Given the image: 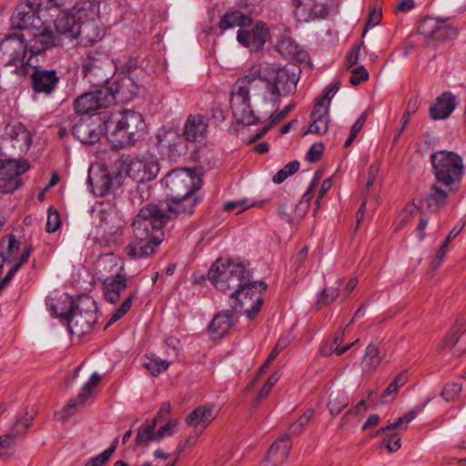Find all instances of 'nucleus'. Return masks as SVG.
<instances>
[{
    "instance_id": "24",
    "label": "nucleus",
    "mask_w": 466,
    "mask_h": 466,
    "mask_svg": "<svg viewBox=\"0 0 466 466\" xmlns=\"http://www.w3.org/2000/svg\"><path fill=\"white\" fill-rule=\"evenodd\" d=\"M54 25L56 33L65 39L72 41L81 35V24L70 11L61 10Z\"/></svg>"
},
{
    "instance_id": "47",
    "label": "nucleus",
    "mask_w": 466,
    "mask_h": 466,
    "mask_svg": "<svg viewBox=\"0 0 466 466\" xmlns=\"http://www.w3.org/2000/svg\"><path fill=\"white\" fill-rule=\"evenodd\" d=\"M137 299V292L130 294L122 304L116 309V311L111 315L108 322L106 323L105 329L108 328L120 319H122L131 309L134 299Z\"/></svg>"
},
{
    "instance_id": "59",
    "label": "nucleus",
    "mask_w": 466,
    "mask_h": 466,
    "mask_svg": "<svg viewBox=\"0 0 466 466\" xmlns=\"http://www.w3.org/2000/svg\"><path fill=\"white\" fill-rule=\"evenodd\" d=\"M258 206V204L253 203V204H248L247 199L238 200V201H228L224 205V210L225 211H234L237 210V214L247 210L250 207Z\"/></svg>"
},
{
    "instance_id": "33",
    "label": "nucleus",
    "mask_w": 466,
    "mask_h": 466,
    "mask_svg": "<svg viewBox=\"0 0 466 466\" xmlns=\"http://www.w3.org/2000/svg\"><path fill=\"white\" fill-rule=\"evenodd\" d=\"M8 136L12 137L15 146V153L17 157L25 154L31 146V135L22 125L7 127L5 128Z\"/></svg>"
},
{
    "instance_id": "8",
    "label": "nucleus",
    "mask_w": 466,
    "mask_h": 466,
    "mask_svg": "<svg viewBox=\"0 0 466 466\" xmlns=\"http://www.w3.org/2000/svg\"><path fill=\"white\" fill-rule=\"evenodd\" d=\"M113 61L102 49L86 51L81 56V72L90 84L101 86L111 78Z\"/></svg>"
},
{
    "instance_id": "49",
    "label": "nucleus",
    "mask_w": 466,
    "mask_h": 466,
    "mask_svg": "<svg viewBox=\"0 0 466 466\" xmlns=\"http://www.w3.org/2000/svg\"><path fill=\"white\" fill-rule=\"evenodd\" d=\"M279 66L275 64H269L267 62H261L258 65V69L256 72L258 77L268 83V85L274 81L277 72L279 70Z\"/></svg>"
},
{
    "instance_id": "4",
    "label": "nucleus",
    "mask_w": 466,
    "mask_h": 466,
    "mask_svg": "<svg viewBox=\"0 0 466 466\" xmlns=\"http://www.w3.org/2000/svg\"><path fill=\"white\" fill-rule=\"evenodd\" d=\"M208 278L218 290L238 294L244 285L253 279V273L242 262L218 258L210 267Z\"/></svg>"
},
{
    "instance_id": "40",
    "label": "nucleus",
    "mask_w": 466,
    "mask_h": 466,
    "mask_svg": "<svg viewBox=\"0 0 466 466\" xmlns=\"http://www.w3.org/2000/svg\"><path fill=\"white\" fill-rule=\"evenodd\" d=\"M466 324V319L461 317L457 319L454 325L450 329V330L447 332L446 336L442 339L440 348L441 350L447 349V348H453L460 337L464 333L465 329L464 326Z\"/></svg>"
},
{
    "instance_id": "42",
    "label": "nucleus",
    "mask_w": 466,
    "mask_h": 466,
    "mask_svg": "<svg viewBox=\"0 0 466 466\" xmlns=\"http://www.w3.org/2000/svg\"><path fill=\"white\" fill-rule=\"evenodd\" d=\"M382 356L380 349L375 344H369L366 348L365 355L362 360V369L365 372L374 371L380 364Z\"/></svg>"
},
{
    "instance_id": "27",
    "label": "nucleus",
    "mask_w": 466,
    "mask_h": 466,
    "mask_svg": "<svg viewBox=\"0 0 466 466\" xmlns=\"http://www.w3.org/2000/svg\"><path fill=\"white\" fill-rule=\"evenodd\" d=\"M298 21L309 22L326 14V10L316 0H290Z\"/></svg>"
},
{
    "instance_id": "61",
    "label": "nucleus",
    "mask_w": 466,
    "mask_h": 466,
    "mask_svg": "<svg viewBox=\"0 0 466 466\" xmlns=\"http://www.w3.org/2000/svg\"><path fill=\"white\" fill-rule=\"evenodd\" d=\"M400 437H399L397 433H391L384 438L382 446L390 452H394L400 448Z\"/></svg>"
},
{
    "instance_id": "57",
    "label": "nucleus",
    "mask_w": 466,
    "mask_h": 466,
    "mask_svg": "<svg viewBox=\"0 0 466 466\" xmlns=\"http://www.w3.org/2000/svg\"><path fill=\"white\" fill-rule=\"evenodd\" d=\"M461 385L459 383H448L444 386L441 396L446 400V401H454L460 395L461 391Z\"/></svg>"
},
{
    "instance_id": "18",
    "label": "nucleus",
    "mask_w": 466,
    "mask_h": 466,
    "mask_svg": "<svg viewBox=\"0 0 466 466\" xmlns=\"http://www.w3.org/2000/svg\"><path fill=\"white\" fill-rule=\"evenodd\" d=\"M111 96L106 93L105 86L79 96L74 102V107L77 114H88L99 108L109 106Z\"/></svg>"
},
{
    "instance_id": "13",
    "label": "nucleus",
    "mask_w": 466,
    "mask_h": 466,
    "mask_svg": "<svg viewBox=\"0 0 466 466\" xmlns=\"http://www.w3.org/2000/svg\"><path fill=\"white\" fill-rule=\"evenodd\" d=\"M29 169L27 160L0 159V192L10 194L22 186L20 176Z\"/></svg>"
},
{
    "instance_id": "60",
    "label": "nucleus",
    "mask_w": 466,
    "mask_h": 466,
    "mask_svg": "<svg viewBox=\"0 0 466 466\" xmlns=\"http://www.w3.org/2000/svg\"><path fill=\"white\" fill-rule=\"evenodd\" d=\"M369 78V73L364 66H358L351 71L350 82L352 86H358Z\"/></svg>"
},
{
    "instance_id": "19",
    "label": "nucleus",
    "mask_w": 466,
    "mask_h": 466,
    "mask_svg": "<svg viewBox=\"0 0 466 466\" xmlns=\"http://www.w3.org/2000/svg\"><path fill=\"white\" fill-rule=\"evenodd\" d=\"M106 93L110 96V105L113 102L126 103L132 100L138 93L139 85L130 76H124L115 81L110 87L105 86Z\"/></svg>"
},
{
    "instance_id": "64",
    "label": "nucleus",
    "mask_w": 466,
    "mask_h": 466,
    "mask_svg": "<svg viewBox=\"0 0 466 466\" xmlns=\"http://www.w3.org/2000/svg\"><path fill=\"white\" fill-rule=\"evenodd\" d=\"M381 16H382L381 11L377 10L375 8L370 12L366 25H365L363 35L366 34V32L369 28L377 25L380 22Z\"/></svg>"
},
{
    "instance_id": "38",
    "label": "nucleus",
    "mask_w": 466,
    "mask_h": 466,
    "mask_svg": "<svg viewBox=\"0 0 466 466\" xmlns=\"http://www.w3.org/2000/svg\"><path fill=\"white\" fill-rule=\"evenodd\" d=\"M449 191L433 185L424 198V203L431 212H437L447 204Z\"/></svg>"
},
{
    "instance_id": "53",
    "label": "nucleus",
    "mask_w": 466,
    "mask_h": 466,
    "mask_svg": "<svg viewBox=\"0 0 466 466\" xmlns=\"http://www.w3.org/2000/svg\"><path fill=\"white\" fill-rule=\"evenodd\" d=\"M20 249V242L14 235L8 237V246L5 252H0V258L3 262H9L12 260Z\"/></svg>"
},
{
    "instance_id": "1",
    "label": "nucleus",
    "mask_w": 466,
    "mask_h": 466,
    "mask_svg": "<svg viewBox=\"0 0 466 466\" xmlns=\"http://www.w3.org/2000/svg\"><path fill=\"white\" fill-rule=\"evenodd\" d=\"M200 202L191 195L142 207L131 224L134 239L124 248L125 254L135 259L152 256L164 240V227L172 219L190 217Z\"/></svg>"
},
{
    "instance_id": "37",
    "label": "nucleus",
    "mask_w": 466,
    "mask_h": 466,
    "mask_svg": "<svg viewBox=\"0 0 466 466\" xmlns=\"http://www.w3.org/2000/svg\"><path fill=\"white\" fill-rule=\"evenodd\" d=\"M79 304H76L75 299L68 294H63L56 304L51 306V310L59 318L69 322L77 309Z\"/></svg>"
},
{
    "instance_id": "11",
    "label": "nucleus",
    "mask_w": 466,
    "mask_h": 466,
    "mask_svg": "<svg viewBox=\"0 0 466 466\" xmlns=\"http://www.w3.org/2000/svg\"><path fill=\"white\" fill-rule=\"evenodd\" d=\"M120 162L126 176L137 183L153 180L159 171L157 161L151 155L135 157L122 156Z\"/></svg>"
},
{
    "instance_id": "7",
    "label": "nucleus",
    "mask_w": 466,
    "mask_h": 466,
    "mask_svg": "<svg viewBox=\"0 0 466 466\" xmlns=\"http://www.w3.org/2000/svg\"><path fill=\"white\" fill-rule=\"evenodd\" d=\"M267 288L264 281L250 280L238 294H230L229 308L244 312L248 319H255L264 303L263 294Z\"/></svg>"
},
{
    "instance_id": "10",
    "label": "nucleus",
    "mask_w": 466,
    "mask_h": 466,
    "mask_svg": "<svg viewBox=\"0 0 466 466\" xmlns=\"http://www.w3.org/2000/svg\"><path fill=\"white\" fill-rule=\"evenodd\" d=\"M168 198H177L195 195L201 187L202 179L193 169L176 168L168 172L163 179Z\"/></svg>"
},
{
    "instance_id": "41",
    "label": "nucleus",
    "mask_w": 466,
    "mask_h": 466,
    "mask_svg": "<svg viewBox=\"0 0 466 466\" xmlns=\"http://www.w3.org/2000/svg\"><path fill=\"white\" fill-rule=\"evenodd\" d=\"M158 440L156 421H147L138 428L135 438V444L136 446H147L151 441Z\"/></svg>"
},
{
    "instance_id": "16",
    "label": "nucleus",
    "mask_w": 466,
    "mask_h": 466,
    "mask_svg": "<svg viewBox=\"0 0 466 466\" xmlns=\"http://www.w3.org/2000/svg\"><path fill=\"white\" fill-rule=\"evenodd\" d=\"M299 73V67L295 65L280 67L274 81L267 85L268 92L276 98L281 95L294 93L297 89Z\"/></svg>"
},
{
    "instance_id": "25",
    "label": "nucleus",
    "mask_w": 466,
    "mask_h": 466,
    "mask_svg": "<svg viewBox=\"0 0 466 466\" xmlns=\"http://www.w3.org/2000/svg\"><path fill=\"white\" fill-rule=\"evenodd\" d=\"M96 322V314L94 309H84L79 304L76 311L67 323L71 333L82 335L88 333Z\"/></svg>"
},
{
    "instance_id": "28",
    "label": "nucleus",
    "mask_w": 466,
    "mask_h": 466,
    "mask_svg": "<svg viewBox=\"0 0 466 466\" xmlns=\"http://www.w3.org/2000/svg\"><path fill=\"white\" fill-rule=\"evenodd\" d=\"M208 127V124L204 116L189 115L184 126L183 136L187 141L200 142L207 136Z\"/></svg>"
},
{
    "instance_id": "23",
    "label": "nucleus",
    "mask_w": 466,
    "mask_h": 466,
    "mask_svg": "<svg viewBox=\"0 0 466 466\" xmlns=\"http://www.w3.org/2000/svg\"><path fill=\"white\" fill-rule=\"evenodd\" d=\"M236 312L238 311L230 308L220 310L213 317L208 327V332L212 339H222L236 325L238 321L235 318Z\"/></svg>"
},
{
    "instance_id": "5",
    "label": "nucleus",
    "mask_w": 466,
    "mask_h": 466,
    "mask_svg": "<svg viewBox=\"0 0 466 466\" xmlns=\"http://www.w3.org/2000/svg\"><path fill=\"white\" fill-rule=\"evenodd\" d=\"M433 174L436 183L453 190L457 187L463 174V161L461 157L452 151L441 150L431 156Z\"/></svg>"
},
{
    "instance_id": "48",
    "label": "nucleus",
    "mask_w": 466,
    "mask_h": 466,
    "mask_svg": "<svg viewBox=\"0 0 466 466\" xmlns=\"http://www.w3.org/2000/svg\"><path fill=\"white\" fill-rule=\"evenodd\" d=\"M342 341H343V333L337 334L334 337V345H335V347L334 348L323 347L320 350L321 355L324 356V357H329L332 353H336L339 356L342 355L343 353L348 351L354 344H356L359 341V339H356L352 343H349V344H346L343 347H340V344L342 343Z\"/></svg>"
},
{
    "instance_id": "39",
    "label": "nucleus",
    "mask_w": 466,
    "mask_h": 466,
    "mask_svg": "<svg viewBox=\"0 0 466 466\" xmlns=\"http://www.w3.org/2000/svg\"><path fill=\"white\" fill-rule=\"evenodd\" d=\"M380 168V164L379 162L372 163L368 170V180L366 182V185L362 190L363 195H367L370 197L374 198V202L370 203L372 205L373 208H377L379 206V195H378V188L375 185V182L377 180Z\"/></svg>"
},
{
    "instance_id": "35",
    "label": "nucleus",
    "mask_w": 466,
    "mask_h": 466,
    "mask_svg": "<svg viewBox=\"0 0 466 466\" xmlns=\"http://www.w3.org/2000/svg\"><path fill=\"white\" fill-rule=\"evenodd\" d=\"M101 380V376L97 372H94L89 380L82 386L81 391L77 395V397L74 400L68 401V403L64 407V411L67 412V416H71L72 413L69 412L71 409L76 408L78 405L84 404L87 399L90 397L93 390L98 385Z\"/></svg>"
},
{
    "instance_id": "58",
    "label": "nucleus",
    "mask_w": 466,
    "mask_h": 466,
    "mask_svg": "<svg viewBox=\"0 0 466 466\" xmlns=\"http://www.w3.org/2000/svg\"><path fill=\"white\" fill-rule=\"evenodd\" d=\"M12 140L5 131L4 135L0 137V152L3 156L15 157L17 153H15V146Z\"/></svg>"
},
{
    "instance_id": "51",
    "label": "nucleus",
    "mask_w": 466,
    "mask_h": 466,
    "mask_svg": "<svg viewBox=\"0 0 466 466\" xmlns=\"http://www.w3.org/2000/svg\"><path fill=\"white\" fill-rule=\"evenodd\" d=\"M344 279H339L336 281V285L334 287L325 288L321 291V297L320 301L323 304L329 305L334 302V300L339 297V288L343 284Z\"/></svg>"
},
{
    "instance_id": "2",
    "label": "nucleus",
    "mask_w": 466,
    "mask_h": 466,
    "mask_svg": "<svg viewBox=\"0 0 466 466\" xmlns=\"http://www.w3.org/2000/svg\"><path fill=\"white\" fill-rule=\"evenodd\" d=\"M146 130L141 114L134 110H123L105 121V135L114 148L134 146Z\"/></svg>"
},
{
    "instance_id": "15",
    "label": "nucleus",
    "mask_w": 466,
    "mask_h": 466,
    "mask_svg": "<svg viewBox=\"0 0 466 466\" xmlns=\"http://www.w3.org/2000/svg\"><path fill=\"white\" fill-rule=\"evenodd\" d=\"M30 87L34 96H51L58 87L60 76L55 69L34 66L30 74Z\"/></svg>"
},
{
    "instance_id": "52",
    "label": "nucleus",
    "mask_w": 466,
    "mask_h": 466,
    "mask_svg": "<svg viewBox=\"0 0 466 466\" xmlns=\"http://www.w3.org/2000/svg\"><path fill=\"white\" fill-rule=\"evenodd\" d=\"M33 421V417L28 416L27 413L15 421L11 430L9 431L16 439L24 436L26 433L27 429L30 427Z\"/></svg>"
},
{
    "instance_id": "17",
    "label": "nucleus",
    "mask_w": 466,
    "mask_h": 466,
    "mask_svg": "<svg viewBox=\"0 0 466 466\" xmlns=\"http://www.w3.org/2000/svg\"><path fill=\"white\" fill-rule=\"evenodd\" d=\"M70 11L82 25L94 23L100 12V3L97 0H65L61 9Z\"/></svg>"
},
{
    "instance_id": "22",
    "label": "nucleus",
    "mask_w": 466,
    "mask_h": 466,
    "mask_svg": "<svg viewBox=\"0 0 466 466\" xmlns=\"http://www.w3.org/2000/svg\"><path fill=\"white\" fill-rule=\"evenodd\" d=\"M105 127L95 122L91 117L80 119L72 128L73 136L82 144L94 145L100 140Z\"/></svg>"
},
{
    "instance_id": "63",
    "label": "nucleus",
    "mask_w": 466,
    "mask_h": 466,
    "mask_svg": "<svg viewBox=\"0 0 466 466\" xmlns=\"http://www.w3.org/2000/svg\"><path fill=\"white\" fill-rule=\"evenodd\" d=\"M339 82H336L329 86L327 87L326 93L324 96L320 98H319L316 102H321V106H327L329 109L330 105V100L333 97V96L336 94V92L339 89Z\"/></svg>"
},
{
    "instance_id": "31",
    "label": "nucleus",
    "mask_w": 466,
    "mask_h": 466,
    "mask_svg": "<svg viewBox=\"0 0 466 466\" xmlns=\"http://www.w3.org/2000/svg\"><path fill=\"white\" fill-rule=\"evenodd\" d=\"M291 442L289 436L283 434L279 436L270 446L267 460L274 466L282 464L289 454Z\"/></svg>"
},
{
    "instance_id": "9",
    "label": "nucleus",
    "mask_w": 466,
    "mask_h": 466,
    "mask_svg": "<svg viewBox=\"0 0 466 466\" xmlns=\"http://www.w3.org/2000/svg\"><path fill=\"white\" fill-rule=\"evenodd\" d=\"M256 79L252 75L238 79L231 89L230 106L234 117L238 123L244 125H256L259 118L250 107L249 86Z\"/></svg>"
},
{
    "instance_id": "29",
    "label": "nucleus",
    "mask_w": 466,
    "mask_h": 466,
    "mask_svg": "<svg viewBox=\"0 0 466 466\" xmlns=\"http://www.w3.org/2000/svg\"><path fill=\"white\" fill-rule=\"evenodd\" d=\"M457 106V97L451 92H444L436 98L430 107V116L434 120L448 118Z\"/></svg>"
},
{
    "instance_id": "26",
    "label": "nucleus",
    "mask_w": 466,
    "mask_h": 466,
    "mask_svg": "<svg viewBox=\"0 0 466 466\" xmlns=\"http://www.w3.org/2000/svg\"><path fill=\"white\" fill-rule=\"evenodd\" d=\"M127 288V277L126 273H117L106 277L102 283L103 294L106 300L111 304L116 303Z\"/></svg>"
},
{
    "instance_id": "46",
    "label": "nucleus",
    "mask_w": 466,
    "mask_h": 466,
    "mask_svg": "<svg viewBox=\"0 0 466 466\" xmlns=\"http://www.w3.org/2000/svg\"><path fill=\"white\" fill-rule=\"evenodd\" d=\"M143 365L153 376H157L162 371H165L168 369L170 362L164 360L154 354H151L145 356Z\"/></svg>"
},
{
    "instance_id": "12",
    "label": "nucleus",
    "mask_w": 466,
    "mask_h": 466,
    "mask_svg": "<svg viewBox=\"0 0 466 466\" xmlns=\"http://www.w3.org/2000/svg\"><path fill=\"white\" fill-rule=\"evenodd\" d=\"M40 5L25 0L18 3L10 17V27L14 30H27L42 25V20L39 16Z\"/></svg>"
},
{
    "instance_id": "3",
    "label": "nucleus",
    "mask_w": 466,
    "mask_h": 466,
    "mask_svg": "<svg viewBox=\"0 0 466 466\" xmlns=\"http://www.w3.org/2000/svg\"><path fill=\"white\" fill-rule=\"evenodd\" d=\"M218 27L222 31L239 27L237 34L238 42L256 52L263 49L270 37L268 26L265 22L257 21L253 24L249 15L238 10L225 14L219 21Z\"/></svg>"
},
{
    "instance_id": "43",
    "label": "nucleus",
    "mask_w": 466,
    "mask_h": 466,
    "mask_svg": "<svg viewBox=\"0 0 466 466\" xmlns=\"http://www.w3.org/2000/svg\"><path fill=\"white\" fill-rule=\"evenodd\" d=\"M78 38H80V45L83 46H92L100 40V30L96 22L82 25L81 35Z\"/></svg>"
},
{
    "instance_id": "36",
    "label": "nucleus",
    "mask_w": 466,
    "mask_h": 466,
    "mask_svg": "<svg viewBox=\"0 0 466 466\" xmlns=\"http://www.w3.org/2000/svg\"><path fill=\"white\" fill-rule=\"evenodd\" d=\"M87 183L92 187L93 193L98 197H104L108 194L113 187L112 177L105 169L101 170L95 177L89 175Z\"/></svg>"
},
{
    "instance_id": "62",
    "label": "nucleus",
    "mask_w": 466,
    "mask_h": 466,
    "mask_svg": "<svg viewBox=\"0 0 466 466\" xmlns=\"http://www.w3.org/2000/svg\"><path fill=\"white\" fill-rule=\"evenodd\" d=\"M324 146L322 143H314L309 149L306 159L310 163L317 162L322 156Z\"/></svg>"
},
{
    "instance_id": "32",
    "label": "nucleus",
    "mask_w": 466,
    "mask_h": 466,
    "mask_svg": "<svg viewBox=\"0 0 466 466\" xmlns=\"http://www.w3.org/2000/svg\"><path fill=\"white\" fill-rule=\"evenodd\" d=\"M310 117L312 122L304 135L309 133L323 135L328 131L329 120V109L327 106H321V102L315 103Z\"/></svg>"
},
{
    "instance_id": "44",
    "label": "nucleus",
    "mask_w": 466,
    "mask_h": 466,
    "mask_svg": "<svg viewBox=\"0 0 466 466\" xmlns=\"http://www.w3.org/2000/svg\"><path fill=\"white\" fill-rule=\"evenodd\" d=\"M408 381L407 373L401 372L397 375L394 380L390 383L388 388L381 394V402L390 403L395 400V397L400 387L404 386Z\"/></svg>"
},
{
    "instance_id": "54",
    "label": "nucleus",
    "mask_w": 466,
    "mask_h": 466,
    "mask_svg": "<svg viewBox=\"0 0 466 466\" xmlns=\"http://www.w3.org/2000/svg\"><path fill=\"white\" fill-rule=\"evenodd\" d=\"M416 415H417L416 410H410V412L400 417L395 422L390 423L386 427L380 428L377 431L376 435H379L380 433L384 432L386 431H393V430L400 427L404 423L408 424L415 419Z\"/></svg>"
},
{
    "instance_id": "14",
    "label": "nucleus",
    "mask_w": 466,
    "mask_h": 466,
    "mask_svg": "<svg viewBox=\"0 0 466 466\" xmlns=\"http://www.w3.org/2000/svg\"><path fill=\"white\" fill-rule=\"evenodd\" d=\"M447 20L425 17L420 21L418 31L435 44L455 39L458 35V28L448 24Z\"/></svg>"
},
{
    "instance_id": "34",
    "label": "nucleus",
    "mask_w": 466,
    "mask_h": 466,
    "mask_svg": "<svg viewBox=\"0 0 466 466\" xmlns=\"http://www.w3.org/2000/svg\"><path fill=\"white\" fill-rule=\"evenodd\" d=\"M277 50L282 56L292 58L299 62H304L309 58L308 53L299 49L298 44L288 35H284L279 40Z\"/></svg>"
},
{
    "instance_id": "45",
    "label": "nucleus",
    "mask_w": 466,
    "mask_h": 466,
    "mask_svg": "<svg viewBox=\"0 0 466 466\" xmlns=\"http://www.w3.org/2000/svg\"><path fill=\"white\" fill-rule=\"evenodd\" d=\"M349 404V399L345 393L340 391H332L329 394L328 409L332 416H337Z\"/></svg>"
},
{
    "instance_id": "55",
    "label": "nucleus",
    "mask_w": 466,
    "mask_h": 466,
    "mask_svg": "<svg viewBox=\"0 0 466 466\" xmlns=\"http://www.w3.org/2000/svg\"><path fill=\"white\" fill-rule=\"evenodd\" d=\"M61 226V219L58 211L50 207L47 211V221L46 225V229L48 233H53L56 231Z\"/></svg>"
},
{
    "instance_id": "20",
    "label": "nucleus",
    "mask_w": 466,
    "mask_h": 466,
    "mask_svg": "<svg viewBox=\"0 0 466 466\" xmlns=\"http://www.w3.org/2000/svg\"><path fill=\"white\" fill-rule=\"evenodd\" d=\"M157 146L159 150L167 151L169 157L176 158L187 153L186 138L172 129L162 130L157 135Z\"/></svg>"
},
{
    "instance_id": "56",
    "label": "nucleus",
    "mask_w": 466,
    "mask_h": 466,
    "mask_svg": "<svg viewBox=\"0 0 466 466\" xmlns=\"http://www.w3.org/2000/svg\"><path fill=\"white\" fill-rule=\"evenodd\" d=\"M416 109H417V100L410 99L408 102L407 109L401 117V128L399 130L398 134L395 136L394 142H396L399 139L401 133L403 132V130L409 124L410 116L416 112Z\"/></svg>"
},
{
    "instance_id": "21",
    "label": "nucleus",
    "mask_w": 466,
    "mask_h": 466,
    "mask_svg": "<svg viewBox=\"0 0 466 466\" xmlns=\"http://www.w3.org/2000/svg\"><path fill=\"white\" fill-rule=\"evenodd\" d=\"M31 38L26 40L27 51L31 56L40 55L57 45L54 32L47 27H37L29 32Z\"/></svg>"
},
{
    "instance_id": "50",
    "label": "nucleus",
    "mask_w": 466,
    "mask_h": 466,
    "mask_svg": "<svg viewBox=\"0 0 466 466\" xmlns=\"http://www.w3.org/2000/svg\"><path fill=\"white\" fill-rule=\"evenodd\" d=\"M118 441L115 440L111 445L100 454L91 458L86 466H105L117 447Z\"/></svg>"
},
{
    "instance_id": "6",
    "label": "nucleus",
    "mask_w": 466,
    "mask_h": 466,
    "mask_svg": "<svg viewBox=\"0 0 466 466\" xmlns=\"http://www.w3.org/2000/svg\"><path fill=\"white\" fill-rule=\"evenodd\" d=\"M26 39L24 34H6L0 39V65L5 68L10 67V72L25 76L26 66L25 62L27 51Z\"/></svg>"
},
{
    "instance_id": "30",
    "label": "nucleus",
    "mask_w": 466,
    "mask_h": 466,
    "mask_svg": "<svg viewBox=\"0 0 466 466\" xmlns=\"http://www.w3.org/2000/svg\"><path fill=\"white\" fill-rule=\"evenodd\" d=\"M215 416L213 415V408L208 406H200L191 411L186 418V422L189 426L194 427L195 433L200 435L204 430L211 423Z\"/></svg>"
}]
</instances>
